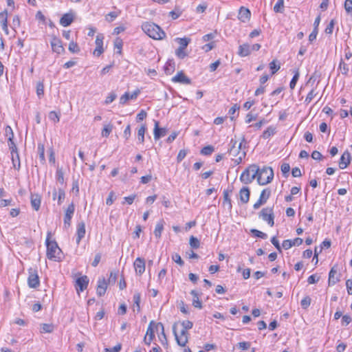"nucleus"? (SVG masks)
I'll return each instance as SVG.
<instances>
[{
  "mask_svg": "<svg viewBox=\"0 0 352 352\" xmlns=\"http://www.w3.org/2000/svg\"><path fill=\"white\" fill-rule=\"evenodd\" d=\"M236 144L237 141L232 138L229 144L228 153L234 157L232 159L234 164L239 165L246 156L247 151L245 148L247 142L245 138L243 137L238 146H236Z\"/></svg>",
  "mask_w": 352,
  "mask_h": 352,
  "instance_id": "nucleus-1",
  "label": "nucleus"
},
{
  "mask_svg": "<svg viewBox=\"0 0 352 352\" xmlns=\"http://www.w3.org/2000/svg\"><path fill=\"white\" fill-rule=\"evenodd\" d=\"M47 247V257L54 261H60L63 258V252L55 240H51V232H48L45 240Z\"/></svg>",
  "mask_w": 352,
  "mask_h": 352,
  "instance_id": "nucleus-2",
  "label": "nucleus"
},
{
  "mask_svg": "<svg viewBox=\"0 0 352 352\" xmlns=\"http://www.w3.org/2000/svg\"><path fill=\"white\" fill-rule=\"evenodd\" d=\"M142 29L149 37L155 40H162L166 36L164 30L154 23L145 22L142 25Z\"/></svg>",
  "mask_w": 352,
  "mask_h": 352,
  "instance_id": "nucleus-3",
  "label": "nucleus"
},
{
  "mask_svg": "<svg viewBox=\"0 0 352 352\" xmlns=\"http://www.w3.org/2000/svg\"><path fill=\"white\" fill-rule=\"evenodd\" d=\"M274 178V171L271 167L258 166V173L256 175V180L259 185L263 186L270 183Z\"/></svg>",
  "mask_w": 352,
  "mask_h": 352,
  "instance_id": "nucleus-4",
  "label": "nucleus"
},
{
  "mask_svg": "<svg viewBox=\"0 0 352 352\" xmlns=\"http://www.w3.org/2000/svg\"><path fill=\"white\" fill-rule=\"evenodd\" d=\"M258 173V166L253 164L246 168L240 176V180L245 184H248L256 178Z\"/></svg>",
  "mask_w": 352,
  "mask_h": 352,
  "instance_id": "nucleus-5",
  "label": "nucleus"
},
{
  "mask_svg": "<svg viewBox=\"0 0 352 352\" xmlns=\"http://www.w3.org/2000/svg\"><path fill=\"white\" fill-rule=\"evenodd\" d=\"M178 325H179L178 322H175L173 324V327H172L173 333L174 334V336H175V340H176L177 344L180 346L184 347V346H186V344L188 342L189 333H188V330L184 329L183 328H182L180 333H179L177 332Z\"/></svg>",
  "mask_w": 352,
  "mask_h": 352,
  "instance_id": "nucleus-6",
  "label": "nucleus"
},
{
  "mask_svg": "<svg viewBox=\"0 0 352 352\" xmlns=\"http://www.w3.org/2000/svg\"><path fill=\"white\" fill-rule=\"evenodd\" d=\"M258 217L266 221L270 226H273L274 224L273 208L266 207L263 208L258 214Z\"/></svg>",
  "mask_w": 352,
  "mask_h": 352,
  "instance_id": "nucleus-7",
  "label": "nucleus"
},
{
  "mask_svg": "<svg viewBox=\"0 0 352 352\" xmlns=\"http://www.w3.org/2000/svg\"><path fill=\"white\" fill-rule=\"evenodd\" d=\"M28 284L30 288H37L40 285L39 277L36 270L30 268L28 270Z\"/></svg>",
  "mask_w": 352,
  "mask_h": 352,
  "instance_id": "nucleus-8",
  "label": "nucleus"
},
{
  "mask_svg": "<svg viewBox=\"0 0 352 352\" xmlns=\"http://www.w3.org/2000/svg\"><path fill=\"white\" fill-rule=\"evenodd\" d=\"M271 195V190L269 188L263 189L260 195L259 199L254 204V209H258L261 206L265 204Z\"/></svg>",
  "mask_w": 352,
  "mask_h": 352,
  "instance_id": "nucleus-9",
  "label": "nucleus"
},
{
  "mask_svg": "<svg viewBox=\"0 0 352 352\" xmlns=\"http://www.w3.org/2000/svg\"><path fill=\"white\" fill-rule=\"evenodd\" d=\"M89 281V278L87 276H82L76 279V289L78 294L87 289Z\"/></svg>",
  "mask_w": 352,
  "mask_h": 352,
  "instance_id": "nucleus-10",
  "label": "nucleus"
},
{
  "mask_svg": "<svg viewBox=\"0 0 352 352\" xmlns=\"http://www.w3.org/2000/svg\"><path fill=\"white\" fill-rule=\"evenodd\" d=\"M75 211V206L73 203L70 204L67 208L65 210L64 216V225L65 227H69L71 225V220Z\"/></svg>",
  "mask_w": 352,
  "mask_h": 352,
  "instance_id": "nucleus-11",
  "label": "nucleus"
},
{
  "mask_svg": "<svg viewBox=\"0 0 352 352\" xmlns=\"http://www.w3.org/2000/svg\"><path fill=\"white\" fill-rule=\"evenodd\" d=\"M155 330L156 331H159L160 330V333L158 335L159 340L162 345L167 346L168 340L164 332V324L162 322H157L155 324Z\"/></svg>",
  "mask_w": 352,
  "mask_h": 352,
  "instance_id": "nucleus-12",
  "label": "nucleus"
},
{
  "mask_svg": "<svg viewBox=\"0 0 352 352\" xmlns=\"http://www.w3.org/2000/svg\"><path fill=\"white\" fill-rule=\"evenodd\" d=\"M86 232L85 223L84 221H80L77 223L76 228V243L79 245L81 240L85 237Z\"/></svg>",
  "mask_w": 352,
  "mask_h": 352,
  "instance_id": "nucleus-13",
  "label": "nucleus"
},
{
  "mask_svg": "<svg viewBox=\"0 0 352 352\" xmlns=\"http://www.w3.org/2000/svg\"><path fill=\"white\" fill-rule=\"evenodd\" d=\"M172 81L184 85L191 84V79L186 76L182 71L179 72L174 77H173Z\"/></svg>",
  "mask_w": 352,
  "mask_h": 352,
  "instance_id": "nucleus-14",
  "label": "nucleus"
},
{
  "mask_svg": "<svg viewBox=\"0 0 352 352\" xmlns=\"http://www.w3.org/2000/svg\"><path fill=\"white\" fill-rule=\"evenodd\" d=\"M52 51L60 54L65 52L62 41L57 37H54L50 42Z\"/></svg>",
  "mask_w": 352,
  "mask_h": 352,
  "instance_id": "nucleus-15",
  "label": "nucleus"
},
{
  "mask_svg": "<svg viewBox=\"0 0 352 352\" xmlns=\"http://www.w3.org/2000/svg\"><path fill=\"white\" fill-rule=\"evenodd\" d=\"M107 285L108 283L104 278L98 279L96 289V293L98 296H102L105 294L107 289Z\"/></svg>",
  "mask_w": 352,
  "mask_h": 352,
  "instance_id": "nucleus-16",
  "label": "nucleus"
},
{
  "mask_svg": "<svg viewBox=\"0 0 352 352\" xmlns=\"http://www.w3.org/2000/svg\"><path fill=\"white\" fill-rule=\"evenodd\" d=\"M251 16V12L248 8L241 6L239 10L238 19L243 23L249 21Z\"/></svg>",
  "mask_w": 352,
  "mask_h": 352,
  "instance_id": "nucleus-17",
  "label": "nucleus"
},
{
  "mask_svg": "<svg viewBox=\"0 0 352 352\" xmlns=\"http://www.w3.org/2000/svg\"><path fill=\"white\" fill-rule=\"evenodd\" d=\"M134 268L135 272L139 275L142 274L145 271V261L144 258L138 257L134 261Z\"/></svg>",
  "mask_w": 352,
  "mask_h": 352,
  "instance_id": "nucleus-18",
  "label": "nucleus"
},
{
  "mask_svg": "<svg viewBox=\"0 0 352 352\" xmlns=\"http://www.w3.org/2000/svg\"><path fill=\"white\" fill-rule=\"evenodd\" d=\"M351 162V154L348 151H346L342 155L339 161V167L340 169H344Z\"/></svg>",
  "mask_w": 352,
  "mask_h": 352,
  "instance_id": "nucleus-19",
  "label": "nucleus"
},
{
  "mask_svg": "<svg viewBox=\"0 0 352 352\" xmlns=\"http://www.w3.org/2000/svg\"><path fill=\"white\" fill-rule=\"evenodd\" d=\"M154 122H155L154 130H153L154 139L155 140H157L160 138L166 135V129L165 128H160L158 121L154 120Z\"/></svg>",
  "mask_w": 352,
  "mask_h": 352,
  "instance_id": "nucleus-20",
  "label": "nucleus"
},
{
  "mask_svg": "<svg viewBox=\"0 0 352 352\" xmlns=\"http://www.w3.org/2000/svg\"><path fill=\"white\" fill-rule=\"evenodd\" d=\"M340 281L339 276L338 275L336 267H333L329 273L328 284L329 286L334 285Z\"/></svg>",
  "mask_w": 352,
  "mask_h": 352,
  "instance_id": "nucleus-21",
  "label": "nucleus"
},
{
  "mask_svg": "<svg viewBox=\"0 0 352 352\" xmlns=\"http://www.w3.org/2000/svg\"><path fill=\"white\" fill-rule=\"evenodd\" d=\"M140 93L139 89L135 90L132 94H129V92H126L124 95L121 96L120 98V102L121 104L126 103L129 100H135L137 98L138 96Z\"/></svg>",
  "mask_w": 352,
  "mask_h": 352,
  "instance_id": "nucleus-22",
  "label": "nucleus"
},
{
  "mask_svg": "<svg viewBox=\"0 0 352 352\" xmlns=\"http://www.w3.org/2000/svg\"><path fill=\"white\" fill-rule=\"evenodd\" d=\"M250 191L248 187L244 186L239 191L240 200L243 204H247L250 200Z\"/></svg>",
  "mask_w": 352,
  "mask_h": 352,
  "instance_id": "nucleus-23",
  "label": "nucleus"
},
{
  "mask_svg": "<svg viewBox=\"0 0 352 352\" xmlns=\"http://www.w3.org/2000/svg\"><path fill=\"white\" fill-rule=\"evenodd\" d=\"M30 202L33 209L38 211L40 209L41 203V196L38 194H32Z\"/></svg>",
  "mask_w": 352,
  "mask_h": 352,
  "instance_id": "nucleus-24",
  "label": "nucleus"
},
{
  "mask_svg": "<svg viewBox=\"0 0 352 352\" xmlns=\"http://www.w3.org/2000/svg\"><path fill=\"white\" fill-rule=\"evenodd\" d=\"M74 21V15L72 13H66L63 15L60 19V23L63 27H67L71 25Z\"/></svg>",
  "mask_w": 352,
  "mask_h": 352,
  "instance_id": "nucleus-25",
  "label": "nucleus"
},
{
  "mask_svg": "<svg viewBox=\"0 0 352 352\" xmlns=\"http://www.w3.org/2000/svg\"><path fill=\"white\" fill-rule=\"evenodd\" d=\"M251 53L250 45L248 43H244L239 47L238 54L241 57L248 56Z\"/></svg>",
  "mask_w": 352,
  "mask_h": 352,
  "instance_id": "nucleus-26",
  "label": "nucleus"
},
{
  "mask_svg": "<svg viewBox=\"0 0 352 352\" xmlns=\"http://www.w3.org/2000/svg\"><path fill=\"white\" fill-rule=\"evenodd\" d=\"M164 221L163 219L160 220L156 226L154 230V235L156 238L160 239L162 235V232L164 230Z\"/></svg>",
  "mask_w": 352,
  "mask_h": 352,
  "instance_id": "nucleus-27",
  "label": "nucleus"
},
{
  "mask_svg": "<svg viewBox=\"0 0 352 352\" xmlns=\"http://www.w3.org/2000/svg\"><path fill=\"white\" fill-rule=\"evenodd\" d=\"M190 294L192 296V305L199 309L202 308V302L199 298V295L195 290H192Z\"/></svg>",
  "mask_w": 352,
  "mask_h": 352,
  "instance_id": "nucleus-28",
  "label": "nucleus"
},
{
  "mask_svg": "<svg viewBox=\"0 0 352 352\" xmlns=\"http://www.w3.org/2000/svg\"><path fill=\"white\" fill-rule=\"evenodd\" d=\"M175 63L173 60H168L164 65L166 74L170 75L175 71Z\"/></svg>",
  "mask_w": 352,
  "mask_h": 352,
  "instance_id": "nucleus-29",
  "label": "nucleus"
},
{
  "mask_svg": "<svg viewBox=\"0 0 352 352\" xmlns=\"http://www.w3.org/2000/svg\"><path fill=\"white\" fill-rule=\"evenodd\" d=\"M276 127L274 126H270L263 131L262 137L264 139H268L276 134Z\"/></svg>",
  "mask_w": 352,
  "mask_h": 352,
  "instance_id": "nucleus-30",
  "label": "nucleus"
},
{
  "mask_svg": "<svg viewBox=\"0 0 352 352\" xmlns=\"http://www.w3.org/2000/svg\"><path fill=\"white\" fill-rule=\"evenodd\" d=\"M146 131V124H142L138 130V142L140 144H143L144 142V135Z\"/></svg>",
  "mask_w": 352,
  "mask_h": 352,
  "instance_id": "nucleus-31",
  "label": "nucleus"
},
{
  "mask_svg": "<svg viewBox=\"0 0 352 352\" xmlns=\"http://www.w3.org/2000/svg\"><path fill=\"white\" fill-rule=\"evenodd\" d=\"M223 205L227 206L228 210H231L232 206V201L229 196V190H223Z\"/></svg>",
  "mask_w": 352,
  "mask_h": 352,
  "instance_id": "nucleus-32",
  "label": "nucleus"
},
{
  "mask_svg": "<svg viewBox=\"0 0 352 352\" xmlns=\"http://www.w3.org/2000/svg\"><path fill=\"white\" fill-rule=\"evenodd\" d=\"M157 323H155L153 320L151 321L149 324H148V327L147 328V330H146V336L149 337L150 338H155V324Z\"/></svg>",
  "mask_w": 352,
  "mask_h": 352,
  "instance_id": "nucleus-33",
  "label": "nucleus"
},
{
  "mask_svg": "<svg viewBox=\"0 0 352 352\" xmlns=\"http://www.w3.org/2000/svg\"><path fill=\"white\" fill-rule=\"evenodd\" d=\"M54 330V326L52 324L44 323L41 325L40 332L41 333H52Z\"/></svg>",
  "mask_w": 352,
  "mask_h": 352,
  "instance_id": "nucleus-34",
  "label": "nucleus"
},
{
  "mask_svg": "<svg viewBox=\"0 0 352 352\" xmlns=\"http://www.w3.org/2000/svg\"><path fill=\"white\" fill-rule=\"evenodd\" d=\"M4 135L7 138L8 142H11L14 139V132L10 126L7 125L5 126Z\"/></svg>",
  "mask_w": 352,
  "mask_h": 352,
  "instance_id": "nucleus-35",
  "label": "nucleus"
},
{
  "mask_svg": "<svg viewBox=\"0 0 352 352\" xmlns=\"http://www.w3.org/2000/svg\"><path fill=\"white\" fill-rule=\"evenodd\" d=\"M11 155L13 167L16 170H19L21 168V163L19 153L12 154Z\"/></svg>",
  "mask_w": 352,
  "mask_h": 352,
  "instance_id": "nucleus-36",
  "label": "nucleus"
},
{
  "mask_svg": "<svg viewBox=\"0 0 352 352\" xmlns=\"http://www.w3.org/2000/svg\"><path fill=\"white\" fill-rule=\"evenodd\" d=\"M38 153L39 155V160L40 162L44 164L45 163V147L43 144H38Z\"/></svg>",
  "mask_w": 352,
  "mask_h": 352,
  "instance_id": "nucleus-37",
  "label": "nucleus"
},
{
  "mask_svg": "<svg viewBox=\"0 0 352 352\" xmlns=\"http://www.w3.org/2000/svg\"><path fill=\"white\" fill-rule=\"evenodd\" d=\"M338 69L341 71V73L343 75H344L346 76H348L349 69L348 65L344 62L342 58H341V60H340V64L338 66Z\"/></svg>",
  "mask_w": 352,
  "mask_h": 352,
  "instance_id": "nucleus-38",
  "label": "nucleus"
},
{
  "mask_svg": "<svg viewBox=\"0 0 352 352\" xmlns=\"http://www.w3.org/2000/svg\"><path fill=\"white\" fill-rule=\"evenodd\" d=\"M175 41L179 43V48L186 49L189 43L190 42V38H177Z\"/></svg>",
  "mask_w": 352,
  "mask_h": 352,
  "instance_id": "nucleus-39",
  "label": "nucleus"
},
{
  "mask_svg": "<svg viewBox=\"0 0 352 352\" xmlns=\"http://www.w3.org/2000/svg\"><path fill=\"white\" fill-rule=\"evenodd\" d=\"M274 11L276 13H283L284 11V0H277L274 6Z\"/></svg>",
  "mask_w": 352,
  "mask_h": 352,
  "instance_id": "nucleus-40",
  "label": "nucleus"
},
{
  "mask_svg": "<svg viewBox=\"0 0 352 352\" xmlns=\"http://www.w3.org/2000/svg\"><path fill=\"white\" fill-rule=\"evenodd\" d=\"M299 76H300V73H299L298 69L295 70L294 75L289 82V87L291 89H294L295 88L296 83L298 80Z\"/></svg>",
  "mask_w": 352,
  "mask_h": 352,
  "instance_id": "nucleus-41",
  "label": "nucleus"
},
{
  "mask_svg": "<svg viewBox=\"0 0 352 352\" xmlns=\"http://www.w3.org/2000/svg\"><path fill=\"white\" fill-rule=\"evenodd\" d=\"M214 151V148L212 145L204 146L200 151L203 155L209 156Z\"/></svg>",
  "mask_w": 352,
  "mask_h": 352,
  "instance_id": "nucleus-42",
  "label": "nucleus"
},
{
  "mask_svg": "<svg viewBox=\"0 0 352 352\" xmlns=\"http://www.w3.org/2000/svg\"><path fill=\"white\" fill-rule=\"evenodd\" d=\"M269 66L272 75L276 74L280 68V64H278V61L276 60H273L269 64Z\"/></svg>",
  "mask_w": 352,
  "mask_h": 352,
  "instance_id": "nucleus-43",
  "label": "nucleus"
},
{
  "mask_svg": "<svg viewBox=\"0 0 352 352\" xmlns=\"http://www.w3.org/2000/svg\"><path fill=\"white\" fill-rule=\"evenodd\" d=\"M189 244L192 248L197 249L200 245V241L197 238L191 236L190 237Z\"/></svg>",
  "mask_w": 352,
  "mask_h": 352,
  "instance_id": "nucleus-44",
  "label": "nucleus"
},
{
  "mask_svg": "<svg viewBox=\"0 0 352 352\" xmlns=\"http://www.w3.org/2000/svg\"><path fill=\"white\" fill-rule=\"evenodd\" d=\"M251 233L254 236H256V237H258V238H261V239H266L267 238V234L258 230H256V229H252L250 230Z\"/></svg>",
  "mask_w": 352,
  "mask_h": 352,
  "instance_id": "nucleus-45",
  "label": "nucleus"
},
{
  "mask_svg": "<svg viewBox=\"0 0 352 352\" xmlns=\"http://www.w3.org/2000/svg\"><path fill=\"white\" fill-rule=\"evenodd\" d=\"M281 172L285 177H288L290 170V166L287 163H283L280 166Z\"/></svg>",
  "mask_w": 352,
  "mask_h": 352,
  "instance_id": "nucleus-46",
  "label": "nucleus"
},
{
  "mask_svg": "<svg viewBox=\"0 0 352 352\" xmlns=\"http://www.w3.org/2000/svg\"><path fill=\"white\" fill-rule=\"evenodd\" d=\"M113 130V126L111 124L105 125L102 131V136L107 138Z\"/></svg>",
  "mask_w": 352,
  "mask_h": 352,
  "instance_id": "nucleus-47",
  "label": "nucleus"
},
{
  "mask_svg": "<svg viewBox=\"0 0 352 352\" xmlns=\"http://www.w3.org/2000/svg\"><path fill=\"white\" fill-rule=\"evenodd\" d=\"M133 300L134 302V305L137 307L138 311H140V300H141L140 294L138 292L135 293L133 295Z\"/></svg>",
  "mask_w": 352,
  "mask_h": 352,
  "instance_id": "nucleus-48",
  "label": "nucleus"
},
{
  "mask_svg": "<svg viewBox=\"0 0 352 352\" xmlns=\"http://www.w3.org/2000/svg\"><path fill=\"white\" fill-rule=\"evenodd\" d=\"M311 298L309 296H307L303 299H302L300 301V305L302 308L304 309H307L311 304Z\"/></svg>",
  "mask_w": 352,
  "mask_h": 352,
  "instance_id": "nucleus-49",
  "label": "nucleus"
},
{
  "mask_svg": "<svg viewBox=\"0 0 352 352\" xmlns=\"http://www.w3.org/2000/svg\"><path fill=\"white\" fill-rule=\"evenodd\" d=\"M123 45L122 40L120 38H117L114 41V47L118 50L116 52L118 54L122 53V48Z\"/></svg>",
  "mask_w": 352,
  "mask_h": 352,
  "instance_id": "nucleus-50",
  "label": "nucleus"
},
{
  "mask_svg": "<svg viewBox=\"0 0 352 352\" xmlns=\"http://www.w3.org/2000/svg\"><path fill=\"white\" fill-rule=\"evenodd\" d=\"M68 49L72 53H78L80 52V47L78 45L77 43L74 41H71L69 43Z\"/></svg>",
  "mask_w": 352,
  "mask_h": 352,
  "instance_id": "nucleus-51",
  "label": "nucleus"
},
{
  "mask_svg": "<svg viewBox=\"0 0 352 352\" xmlns=\"http://www.w3.org/2000/svg\"><path fill=\"white\" fill-rule=\"evenodd\" d=\"M0 20L1 25L6 27V24H8V12L6 10L0 13Z\"/></svg>",
  "mask_w": 352,
  "mask_h": 352,
  "instance_id": "nucleus-52",
  "label": "nucleus"
},
{
  "mask_svg": "<svg viewBox=\"0 0 352 352\" xmlns=\"http://www.w3.org/2000/svg\"><path fill=\"white\" fill-rule=\"evenodd\" d=\"M49 118L54 123H57L60 120V115L57 112L52 111L49 113Z\"/></svg>",
  "mask_w": 352,
  "mask_h": 352,
  "instance_id": "nucleus-53",
  "label": "nucleus"
},
{
  "mask_svg": "<svg viewBox=\"0 0 352 352\" xmlns=\"http://www.w3.org/2000/svg\"><path fill=\"white\" fill-rule=\"evenodd\" d=\"M186 49H182V48H179L178 47L176 50H175V55L180 59H184L186 56H187V54L185 51Z\"/></svg>",
  "mask_w": 352,
  "mask_h": 352,
  "instance_id": "nucleus-54",
  "label": "nucleus"
},
{
  "mask_svg": "<svg viewBox=\"0 0 352 352\" xmlns=\"http://www.w3.org/2000/svg\"><path fill=\"white\" fill-rule=\"evenodd\" d=\"M335 20L334 19H331V21L329 22V23L328 24V25L327 26V28H325V33L327 34H331L332 32H333V28H334V25H335Z\"/></svg>",
  "mask_w": 352,
  "mask_h": 352,
  "instance_id": "nucleus-55",
  "label": "nucleus"
},
{
  "mask_svg": "<svg viewBox=\"0 0 352 352\" xmlns=\"http://www.w3.org/2000/svg\"><path fill=\"white\" fill-rule=\"evenodd\" d=\"M56 179L58 182H60L62 184L64 183V174H63L62 169H60V168L57 169L56 173Z\"/></svg>",
  "mask_w": 352,
  "mask_h": 352,
  "instance_id": "nucleus-56",
  "label": "nucleus"
},
{
  "mask_svg": "<svg viewBox=\"0 0 352 352\" xmlns=\"http://www.w3.org/2000/svg\"><path fill=\"white\" fill-rule=\"evenodd\" d=\"M9 149L10 150L11 155L19 153L16 145L15 144L13 140L11 142H8Z\"/></svg>",
  "mask_w": 352,
  "mask_h": 352,
  "instance_id": "nucleus-57",
  "label": "nucleus"
},
{
  "mask_svg": "<svg viewBox=\"0 0 352 352\" xmlns=\"http://www.w3.org/2000/svg\"><path fill=\"white\" fill-rule=\"evenodd\" d=\"M58 204L61 205L65 198V192L63 189L59 188L58 191Z\"/></svg>",
  "mask_w": 352,
  "mask_h": 352,
  "instance_id": "nucleus-58",
  "label": "nucleus"
},
{
  "mask_svg": "<svg viewBox=\"0 0 352 352\" xmlns=\"http://www.w3.org/2000/svg\"><path fill=\"white\" fill-rule=\"evenodd\" d=\"M344 6L346 12L352 14V0H345Z\"/></svg>",
  "mask_w": 352,
  "mask_h": 352,
  "instance_id": "nucleus-59",
  "label": "nucleus"
},
{
  "mask_svg": "<svg viewBox=\"0 0 352 352\" xmlns=\"http://www.w3.org/2000/svg\"><path fill=\"white\" fill-rule=\"evenodd\" d=\"M182 327L184 329L189 330L193 327V323L190 320H184L180 323Z\"/></svg>",
  "mask_w": 352,
  "mask_h": 352,
  "instance_id": "nucleus-60",
  "label": "nucleus"
},
{
  "mask_svg": "<svg viewBox=\"0 0 352 352\" xmlns=\"http://www.w3.org/2000/svg\"><path fill=\"white\" fill-rule=\"evenodd\" d=\"M182 14V11L179 9H175V10L169 12V16H171L172 19L175 20L178 19Z\"/></svg>",
  "mask_w": 352,
  "mask_h": 352,
  "instance_id": "nucleus-61",
  "label": "nucleus"
},
{
  "mask_svg": "<svg viewBox=\"0 0 352 352\" xmlns=\"http://www.w3.org/2000/svg\"><path fill=\"white\" fill-rule=\"evenodd\" d=\"M316 96V93H315V90L314 89H311L309 94H307L305 100V102L306 104H309L311 102V101L313 100V98Z\"/></svg>",
  "mask_w": 352,
  "mask_h": 352,
  "instance_id": "nucleus-62",
  "label": "nucleus"
},
{
  "mask_svg": "<svg viewBox=\"0 0 352 352\" xmlns=\"http://www.w3.org/2000/svg\"><path fill=\"white\" fill-rule=\"evenodd\" d=\"M36 94L38 97L44 94V85L43 82H38L36 85Z\"/></svg>",
  "mask_w": 352,
  "mask_h": 352,
  "instance_id": "nucleus-63",
  "label": "nucleus"
},
{
  "mask_svg": "<svg viewBox=\"0 0 352 352\" xmlns=\"http://www.w3.org/2000/svg\"><path fill=\"white\" fill-rule=\"evenodd\" d=\"M122 346L121 344H118L114 346L113 348L105 349V352H120L121 350Z\"/></svg>",
  "mask_w": 352,
  "mask_h": 352,
  "instance_id": "nucleus-64",
  "label": "nucleus"
}]
</instances>
